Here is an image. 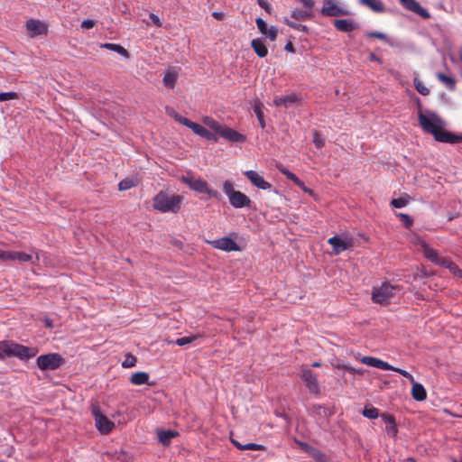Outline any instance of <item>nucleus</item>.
<instances>
[{"label":"nucleus","instance_id":"f257e3e1","mask_svg":"<svg viewBox=\"0 0 462 462\" xmlns=\"http://www.w3.org/2000/svg\"><path fill=\"white\" fill-rule=\"evenodd\" d=\"M419 123L421 128L434 136V139L445 143H457L462 142V136L444 130L445 123L436 115L426 116L419 114Z\"/></svg>","mask_w":462,"mask_h":462},{"label":"nucleus","instance_id":"f03ea898","mask_svg":"<svg viewBox=\"0 0 462 462\" xmlns=\"http://www.w3.org/2000/svg\"><path fill=\"white\" fill-rule=\"evenodd\" d=\"M38 353L36 347H28L12 340L0 341V359L5 357H17L21 360H29Z\"/></svg>","mask_w":462,"mask_h":462},{"label":"nucleus","instance_id":"7ed1b4c3","mask_svg":"<svg viewBox=\"0 0 462 462\" xmlns=\"http://www.w3.org/2000/svg\"><path fill=\"white\" fill-rule=\"evenodd\" d=\"M183 198L180 195H170L164 191H160L154 198L152 206L160 212L177 213L180 209Z\"/></svg>","mask_w":462,"mask_h":462},{"label":"nucleus","instance_id":"20e7f679","mask_svg":"<svg viewBox=\"0 0 462 462\" xmlns=\"http://www.w3.org/2000/svg\"><path fill=\"white\" fill-rule=\"evenodd\" d=\"M400 291V287L389 282H383L381 286L374 287L372 300L381 305L390 304L393 299Z\"/></svg>","mask_w":462,"mask_h":462},{"label":"nucleus","instance_id":"39448f33","mask_svg":"<svg viewBox=\"0 0 462 462\" xmlns=\"http://www.w3.org/2000/svg\"><path fill=\"white\" fill-rule=\"evenodd\" d=\"M223 191L227 196L229 203L236 208L249 207L251 199L245 193L235 190L234 183L231 180H226L223 183Z\"/></svg>","mask_w":462,"mask_h":462},{"label":"nucleus","instance_id":"423d86ee","mask_svg":"<svg viewBox=\"0 0 462 462\" xmlns=\"http://www.w3.org/2000/svg\"><path fill=\"white\" fill-rule=\"evenodd\" d=\"M64 364V358L58 353L42 355L37 358V365L42 370H55Z\"/></svg>","mask_w":462,"mask_h":462},{"label":"nucleus","instance_id":"0eeeda50","mask_svg":"<svg viewBox=\"0 0 462 462\" xmlns=\"http://www.w3.org/2000/svg\"><path fill=\"white\" fill-rule=\"evenodd\" d=\"M182 181L187 184L191 189L196 190L199 193H205L208 194L209 197L218 199L220 197V194L218 191L212 189L208 184L201 180V179H195L190 176L183 177Z\"/></svg>","mask_w":462,"mask_h":462},{"label":"nucleus","instance_id":"6e6552de","mask_svg":"<svg viewBox=\"0 0 462 462\" xmlns=\"http://www.w3.org/2000/svg\"><path fill=\"white\" fill-rule=\"evenodd\" d=\"M321 14L325 16L337 17L349 15L350 12L336 0H323Z\"/></svg>","mask_w":462,"mask_h":462},{"label":"nucleus","instance_id":"1a4fd4ad","mask_svg":"<svg viewBox=\"0 0 462 462\" xmlns=\"http://www.w3.org/2000/svg\"><path fill=\"white\" fill-rule=\"evenodd\" d=\"M300 378L303 380L307 389L312 394L318 395L320 393L319 383L317 374L307 367H302Z\"/></svg>","mask_w":462,"mask_h":462},{"label":"nucleus","instance_id":"9d476101","mask_svg":"<svg viewBox=\"0 0 462 462\" xmlns=\"http://www.w3.org/2000/svg\"><path fill=\"white\" fill-rule=\"evenodd\" d=\"M93 415L95 418L96 427L100 433L108 434L113 430L115 428V423L106 416L102 414L97 408L93 410Z\"/></svg>","mask_w":462,"mask_h":462},{"label":"nucleus","instance_id":"9b49d317","mask_svg":"<svg viewBox=\"0 0 462 462\" xmlns=\"http://www.w3.org/2000/svg\"><path fill=\"white\" fill-rule=\"evenodd\" d=\"M328 243L332 246L333 252L336 255L341 254L342 252L353 247L354 242L352 238L349 237H339L337 236H334L328 240Z\"/></svg>","mask_w":462,"mask_h":462},{"label":"nucleus","instance_id":"f8f14e48","mask_svg":"<svg viewBox=\"0 0 462 462\" xmlns=\"http://www.w3.org/2000/svg\"><path fill=\"white\" fill-rule=\"evenodd\" d=\"M26 29L31 38H34L38 35H46L48 33L47 24L37 19L28 20L26 22Z\"/></svg>","mask_w":462,"mask_h":462},{"label":"nucleus","instance_id":"ddd939ff","mask_svg":"<svg viewBox=\"0 0 462 462\" xmlns=\"http://www.w3.org/2000/svg\"><path fill=\"white\" fill-rule=\"evenodd\" d=\"M426 258L430 261L432 263L439 265L441 267L447 268L449 271L454 266L455 263L448 257H441L438 251L435 249H427V256Z\"/></svg>","mask_w":462,"mask_h":462},{"label":"nucleus","instance_id":"4468645a","mask_svg":"<svg viewBox=\"0 0 462 462\" xmlns=\"http://www.w3.org/2000/svg\"><path fill=\"white\" fill-rule=\"evenodd\" d=\"M208 243L210 244L214 248L225 252L239 251L240 249L237 244L229 237H221L213 241H208Z\"/></svg>","mask_w":462,"mask_h":462},{"label":"nucleus","instance_id":"2eb2a0df","mask_svg":"<svg viewBox=\"0 0 462 462\" xmlns=\"http://www.w3.org/2000/svg\"><path fill=\"white\" fill-rule=\"evenodd\" d=\"M244 174L258 189L266 190L272 188V185L254 171H246Z\"/></svg>","mask_w":462,"mask_h":462},{"label":"nucleus","instance_id":"dca6fc26","mask_svg":"<svg viewBox=\"0 0 462 462\" xmlns=\"http://www.w3.org/2000/svg\"><path fill=\"white\" fill-rule=\"evenodd\" d=\"M360 362L368 366L376 367L382 370L389 371L390 369H393V366L387 362L374 356H364L360 359Z\"/></svg>","mask_w":462,"mask_h":462},{"label":"nucleus","instance_id":"f3484780","mask_svg":"<svg viewBox=\"0 0 462 462\" xmlns=\"http://www.w3.org/2000/svg\"><path fill=\"white\" fill-rule=\"evenodd\" d=\"M401 4L409 11H411L423 18H429L430 14L420 6L416 0H400Z\"/></svg>","mask_w":462,"mask_h":462},{"label":"nucleus","instance_id":"a211bd4d","mask_svg":"<svg viewBox=\"0 0 462 462\" xmlns=\"http://www.w3.org/2000/svg\"><path fill=\"white\" fill-rule=\"evenodd\" d=\"M301 448L306 451L316 462H328L327 456L319 449L302 442L300 444Z\"/></svg>","mask_w":462,"mask_h":462},{"label":"nucleus","instance_id":"6ab92c4d","mask_svg":"<svg viewBox=\"0 0 462 462\" xmlns=\"http://www.w3.org/2000/svg\"><path fill=\"white\" fill-rule=\"evenodd\" d=\"M219 135L234 143L244 142L245 140V135L226 126L223 127Z\"/></svg>","mask_w":462,"mask_h":462},{"label":"nucleus","instance_id":"aec40b11","mask_svg":"<svg viewBox=\"0 0 462 462\" xmlns=\"http://www.w3.org/2000/svg\"><path fill=\"white\" fill-rule=\"evenodd\" d=\"M381 418L386 424L385 430L387 434L394 438L398 433V429L394 417L390 414L383 413L381 414Z\"/></svg>","mask_w":462,"mask_h":462},{"label":"nucleus","instance_id":"412c9836","mask_svg":"<svg viewBox=\"0 0 462 462\" xmlns=\"http://www.w3.org/2000/svg\"><path fill=\"white\" fill-rule=\"evenodd\" d=\"M333 24L337 30L344 32H352L357 28L354 21L346 19L335 20Z\"/></svg>","mask_w":462,"mask_h":462},{"label":"nucleus","instance_id":"4be33fe9","mask_svg":"<svg viewBox=\"0 0 462 462\" xmlns=\"http://www.w3.org/2000/svg\"><path fill=\"white\" fill-rule=\"evenodd\" d=\"M251 46L254 52L256 53V55L261 58L265 57L268 53V49L263 40L261 38L254 39L251 42Z\"/></svg>","mask_w":462,"mask_h":462},{"label":"nucleus","instance_id":"5701e85b","mask_svg":"<svg viewBox=\"0 0 462 462\" xmlns=\"http://www.w3.org/2000/svg\"><path fill=\"white\" fill-rule=\"evenodd\" d=\"M411 396L414 400L419 402L426 400L427 393L424 386L419 383H413L411 388Z\"/></svg>","mask_w":462,"mask_h":462},{"label":"nucleus","instance_id":"b1692460","mask_svg":"<svg viewBox=\"0 0 462 462\" xmlns=\"http://www.w3.org/2000/svg\"><path fill=\"white\" fill-rule=\"evenodd\" d=\"M149 374L146 372H136L134 373L130 377V383L134 385H143L149 383Z\"/></svg>","mask_w":462,"mask_h":462},{"label":"nucleus","instance_id":"393cba45","mask_svg":"<svg viewBox=\"0 0 462 462\" xmlns=\"http://www.w3.org/2000/svg\"><path fill=\"white\" fill-rule=\"evenodd\" d=\"M313 16L312 11L307 9H294L291 13V18L298 21H306L311 19Z\"/></svg>","mask_w":462,"mask_h":462},{"label":"nucleus","instance_id":"a878e982","mask_svg":"<svg viewBox=\"0 0 462 462\" xmlns=\"http://www.w3.org/2000/svg\"><path fill=\"white\" fill-rule=\"evenodd\" d=\"M359 3L366 5L375 13H383L385 10L384 5L381 0H359Z\"/></svg>","mask_w":462,"mask_h":462},{"label":"nucleus","instance_id":"bb28decb","mask_svg":"<svg viewBox=\"0 0 462 462\" xmlns=\"http://www.w3.org/2000/svg\"><path fill=\"white\" fill-rule=\"evenodd\" d=\"M178 433L173 430H161L158 431V439L159 441L163 446H169L171 444V439L176 437Z\"/></svg>","mask_w":462,"mask_h":462},{"label":"nucleus","instance_id":"cd10ccee","mask_svg":"<svg viewBox=\"0 0 462 462\" xmlns=\"http://www.w3.org/2000/svg\"><path fill=\"white\" fill-rule=\"evenodd\" d=\"M263 104L260 100H256L254 105V112L257 116L260 126L263 129L265 127V121L263 116Z\"/></svg>","mask_w":462,"mask_h":462},{"label":"nucleus","instance_id":"c85d7f7f","mask_svg":"<svg viewBox=\"0 0 462 462\" xmlns=\"http://www.w3.org/2000/svg\"><path fill=\"white\" fill-rule=\"evenodd\" d=\"M100 47L103 48V49H106V50H110V51H116V52H117L118 54H120L121 56H123L125 58H128L129 57L128 51L126 49H125L123 46H121L120 44L102 43L100 45Z\"/></svg>","mask_w":462,"mask_h":462},{"label":"nucleus","instance_id":"c756f323","mask_svg":"<svg viewBox=\"0 0 462 462\" xmlns=\"http://www.w3.org/2000/svg\"><path fill=\"white\" fill-rule=\"evenodd\" d=\"M277 168L282 174L286 176V178L291 180L295 185L298 187L303 186V181H301L294 173L287 170L285 167L282 165H278Z\"/></svg>","mask_w":462,"mask_h":462},{"label":"nucleus","instance_id":"7c9ffc66","mask_svg":"<svg viewBox=\"0 0 462 462\" xmlns=\"http://www.w3.org/2000/svg\"><path fill=\"white\" fill-rule=\"evenodd\" d=\"M410 241L413 245H418L420 246L423 255L427 256V249H433L430 247L424 239H422L420 236L413 234L411 236Z\"/></svg>","mask_w":462,"mask_h":462},{"label":"nucleus","instance_id":"2f4dec72","mask_svg":"<svg viewBox=\"0 0 462 462\" xmlns=\"http://www.w3.org/2000/svg\"><path fill=\"white\" fill-rule=\"evenodd\" d=\"M192 131H193L196 134H198V135H199V136H201V137H203V138H205V139H207V140H212V139L214 138L213 134H212L211 132H209L207 128H205L204 126H202L201 125H199V124H197V123H196V124L193 125V129H192Z\"/></svg>","mask_w":462,"mask_h":462},{"label":"nucleus","instance_id":"473e14b6","mask_svg":"<svg viewBox=\"0 0 462 462\" xmlns=\"http://www.w3.org/2000/svg\"><path fill=\"white\" fill-rule=\"evenodd\" d=\"M204 123L210 128L212 129L215 133L217 134H220V132L222 131L223 127L225 125H222L221 124H219L218 122H217L216 120H214L213 118L211 117H206L204 119Z\"/></svg>","mask_w":462,"mask_h":462},{"label":"nucleus","instance_id":"72a5a7b5","mask_svg":"<svg viewBox=\"0 0 462 462\" xmlns=\"http://www.w3.org/2000/svg\"><path fill=\"white\" fill-rule=\"evenodd\" d=\"M32 255L23 252H12L11 261H18L21 263L32 260Z\"/></svg>","mask_w":462,"mask_h":462},{"label":"nucleus","instance_id":"f704fd0d","mask_svg":"<svg viewBox=\"0 0 462 462\" xmlns=\"http://www.w3.org/2000/svg\"><path fill=\"white\" fill-rule=\"evenodd\" d=\"M163 83L166 87L173 88L177 80V76L173 72H167L163 77Z\"/></svg>","mask_w":462,"mask_h":462},{"label":"nucleus","instance_id":"c9c22d12","mask_svg":"<svg viewBox=\"0 0 462 462\" xmlns=\"http://www.w3.org/2000/svg\"><path fill=\"white\" fill-rule=\"evenodd\" d=\"M409 199H410V197L408 195H405L404 197H400V198H397V199H393L391 201V205L393 208H402L407 206V204L409 202Z\"/></svg>","mask_w":462,"mask_h":462},{"label":"nucleus","instance_id":"e433bc0d","mask_svg":"<svg viewBox=\"0 0 462 462\" xmlns=\"http://www.w3.org/2000/svg\"><path fill=\"white\" fill-rule=\"evenodd\" d=\"M337 367L338 369H343L344 371L351 374L363 375L365 374V370L363 368H355L347 365H337Z\"/></svg>","mask_w":462,"mask_h":462},{"label":"nucleus","instance_id":"4c0bfd02","mask_svg":"<svg viewBox=\"0 0 462 462\" xmlns=\"http://www.w3.org/2000/svg\"><path fill=\"white\" fill-rule=\"evenodd\" d=\"M200 337H201L200 335H192V336H189V337H180V338H178L175 341V344L180 346H183L185 345H188V344H190V343L194 342L195 340H197Z\"/></svg>","mask_w":462,"mask_h":462},{"label":"nucleus","instance_id":"58836bf2","mask_svg":"<svg viewBox=\"0 0 462 462\" xmlns=\"http://www.w3.org/2000/svg\"><path fill=\"white\" fill-rule=\"evenodd\" d=\"M416 90L422 96H428L430 89L418 79L415 78L413 80Z\"/></svg>","mask_w":462,"mask_h":462},{"label":"nucleus","instance_id":"ea45409f","mask_svg":"<svg viewBox=\"0 0 462 462\" xmlns=\"http://www.w3.org/2000/svg\"><path fill=\"white\" fill-rule=\"evenodd\" d=\"M362 414L364 417L368 419H376L379 416V411L374 407H365L363 410Z\"/></svg>","mask_w":462,"mask_h":462},{"label":"nucleus","instance_id":"a19ab883","mask_svg":"<svg viewBox=\"0 0 462 462\" xmlns=\"http://www.w3.org/2000/svg\"><path fill=\"white\" fill-rule=\"evenodd\" d=\"M437 77L441 82L446 84L447 87L449 88L450 89L455 88V80L451 77L447 76L443 73H439Z\"/></svg>","mask_w":462,"mask_h":462},{"label":"nucleus","instance_id":"79ce46f5","mask_svg":"<svg viewBox=\"0 0 462 462\" xmlns=\"http://www.w3.org/2000/svg\"><path fill=\"white\" fill-rule=\"evenodd\" d=\"M137 362L136 356L127 354L125 355V360L122 363V366L125 368H130L135 366Z\"/></svg>","mask_w":462,"mask_h":462},{"label":"nucleus","instance_id":"37998d69","mask_svg":"<svg viewBox=\"0 0 462 462\" xmlns=\"http://www.w3.org/2000/svg\"><path fill=\"white\" fill-rule=\"evenodd\" d=\"M17 97L18 94L14 91L0 93V102L16 99Z\"/></svg>","mask_w":462,"mask_h":462},{"label":"nucleus","instance_id":"c03bdc74","mask_svg":"<svg viewBox=\"0 0 462 462\" xmlns=\"http://www.w3.org/2000/svg\"><path fill=\"white\" fill-rule=\"evenodd\" d=\"M389 371H394L398 374H400L401 375L404 376L405 378H407L411 383H416L414 381V377L412 376L411 374H410L409 372L403 370V369H401V368H398V367H394L393 366V369H390Z\"/></svg>","mask_w":462,"mask_h":462},{"label":"nucleus","instance_id":"a18cd8bd","mask_svg":"<svg viewBox=\"0 0 462 462\" xmlns=\"http://www.w3.org/2000/svg\"><path fill=\"white\" fill-rule=\"evenodd\" d=\"M389 371H394L398 374H400L401 375L404 376L405 378H407L411 383H416L414 381V377L412 376L411 374H410L409 372L403 370V369H401V368H398V367H394L393 366V369H390Z\"/></svg>","mask_w":462,"mask_h":462},{"label":"nucleus","instance_id":"49530a36","mask_svg":"<svg viewBox=\"0 0 462 462\" xmlns=\"http://www.w3.org/2000/svg\"><path fill=\"white\" fill-rule=\"evenodd\" d=\"M397 216L400 217L405 227L409 228L413 224V219L409 215L399 213Z\"/></svg>","mask_w":462,"mask_h":462},{"label":"nucleus","instance_id":"de8ad7c7","mask_svg":"<svg viewBox=\"0 0 462 462\" xmlns=\"http://www.w3.org/2000/svg\"><path fill=\"white\" fill-rule=\"evenodd\" d=\"M313 143L318 149H320L325 145L323 137L318 132L313 134Z\"/></svg>","mask_w":462,"mask_h":462},{"label":"nucleus","instance_id":"09e8293b","mask_svg":"<svg viewBox=\"0 0 462 462\" xmlns=\"http://www.w3.org/2000/svg\"><path fill=\"white\" fill-rule=\"evenodd\" d=\"M366 37L368 38H376L381 41L388 42L387 36L383 32H366Z\"/></svg>","mask_w":462,"mask_h":462},{"label":"nucleus","instance_id":"8fccbe9b","mask_svg":"<svg viewBox=\"0 0 462 462\" xmlns=\"http://www.w3.org/2000/svg\"><path fill=\"white\" fill-rule=\"evenodd\" d=\"M255 23H256V25H257V28H258L259 32L262 34H266L267 33V30L269 29L267 27L266 23L262 18H257L255 20Z\"/></svg>","mask_w":462,"mask_h":462},{"label":"nucleus","instance_id":"3c124183","mask_svg":"<svg viewBox=\"0 0 462 462\" xmlns=\"http://www.w3.org/2000/svg\"><path fill=\"white\" fill-rule=\"evenodd\" d=\"M134 182L131 180H123L119 182L118 188L120 190H127L134 187Z\"/></svg>","mask_w":462,"mask_h":462},{"label":"nucleus","instance_id":"603ef678","mask_svg":"<svg viewBox=\"0 0 462 462\" xmlns=\"http://www.w3.org/2000/svg\"><path fill=\"white\" fill-rule=\"evenodd\" d=\"M244 450H264L265 447L256 443H247L243 446Z\"/></svg>","mask_w":462,"mask_h":462},{"label":"nucleus","instance_id":"864d4df0","mask_svg":"<svg viewBox=\"0 0 462 462\" xmlns=\"http://www.w3.org/2000/svg\"><path fill=\"white\" fill-rule=\"evenodd\" d=\"M271 41H275L278 35V30L274 26H271L267 30V33L265 34Z\"/></svg>","mask_w":462,"mask_h":462},{"label":"nucleus","instance_id":"5fc2aeb1","mask_svg":"<svg viewBox=\"0 0 462 462\" xmlns=\"http://www.w3.org/2000/svg\"><path fill=\"white\" fill-rule=\"evenodd\" d=\"M283 23H286L288 26H290L291 28L294 29V30H297L299 31L300 28L301 27V23H298L296 22H293L291 20H290L288 17H284L283 18Z\"/></svg>","mask_w":462,"mask_h":462},{"label":"nucleus","instance_id":"6e6d98bb","mask_svg":"<svg viewBox=\"0 0 462 462\" xmlns=\"http://www.w3.org/2000/svg\"><path fill=\"white\" fill-rule=\"evenodd\" d=\"M283 99H284V106H288L290 104L297 102L298 97L296 95L291 94V95L283 97Z\"/></svg>","mask_w":462,"mask_h":462},{"label":"nucleus","instance_id":"4d7b16f0","mask_svg":"<svg viewBox=\"0 0 462 462\" xmlns=\"http://www.w3.org/2000/svg\"><path fill=\"white\" fill-rule=\"evenodd\" d=\"M302 5L303 6L309 10V11H312V8L314 7L315 5V1L314 0H299Z\"/></svg>","mask_w":462,"mask_h":462},{"label":"nucleus","instance_id":"13d9d810","mask_svg":"<svg viewBox=\"0 0 462 462\" xmlns=\"http://www.w3.org/2000/svg\"><path fill=\"white\" fill-rule=\"evenodd\" d=\"M12 252L11 251H4L0 250V260L2 261H11Z\"/></svg>","mask_w":462,"mask_h":462},{"label":"nucleus","instance_id":"bf43d9fd","mask_svg":"<svg viewBox=\"0 0 462 462\" xmlns=\"http://www.w3.org/2000/svg\"><path fill=\"white\" fill-rule=\"evenodd\" d=\"M450 273L453 275L462 279V269H460L456 263L454 264V266L450 270Z\"/></svg>","mask_w":462,"mask_h":462},{"label":"nucleus","instance_id":"052dcab7","mask_svg":"<svg viewBox=\"0 0 462 462\" xmlns=\"http://www.w3.org/2000/svg\"><path fill=\"white\" fill-rule=\"evenodd\" d=\"M150 18H151L152 22L154 23V25H156L157 27H161L162 25L159 16L156 15L155 14L151 13Z\"/></svg>","mask_w":462,"mask_h":462},{"label":"nucleus","instance_id":"680f3d73","mask_svg":"<svg viewBox=\"0 0 462 462\" xmlns=\"http://www.w3.org/2000/svg\"><path fill=\"white\" fill-rule=\"evenodd\" d=\"M258 5L263 8L266 12H271V5L266 0H258Z\"/></svg>","mask_w":462,"mask_h":462},{"label":"nucleus","instance_id":"e2e57ef3","mask_svg":"<svg viewBox=\"0 0 462 462\" xmlns=\"http://www.w3.org/2000/svg\"><path fill=\"white\" fill-rule=\"evenodd\" d=\"M94 26H95V22L92 20H84L81 23V27L83 29H90V28H93Z\"/></svg>","mask_w":462,"mask_h":462},{"label":"nucleus","instance_id":"0e129e2a","mask_svg":"<svg viewBox=\"0 0 462 462\" xmlns=\"http://www.w3.org/2000/svg\"><path fill=\"white\" fill-rule=\"evenodd\" d=\"M180 124L190 128L191 130L193 129V125L196 124L192 121H190L189 119L186 118V117H183L180 121Z\"/></svg>","mask_w":462,"mask_h":462},{"label":"nucleus","instance_id":"69168bd1","mask_svg":"<svg viewBox=\"0 0 462 462\" xmlns=\"http://www.w3.org/2000/svg\"><path fill=\"white\" fill-rule=\"evenodd\" d=\"M180 124L190 128L191 130L193 129V125L196 124L192 121H190L189 119L186 118V117H183L180 121Z\"/></svg>","mask_w":462,"mask_h":462},{"label":"nucleus","instance_id":"338daca9","mask_svg":"<svg viewBox=\"0 0 462 462\" xmlns=\"http://www.w3.org/2000/svg\"><path fill=\"white\" fill-rule=\"evenodd\" d=\"M212 16L218 21H222L226 15L223 12L215 11L212 13Z\"/></svg>","mask_w":462,"mask_h":462},{"label":"nucleus","instance_id":"774afa93","mask_svg":"<svg viewBox=\"0 0 462 462\" xmlns=\"http://www.w3.org/2000/svg\"><path fill=\"white\" fill-rule=\"evenodd\" d=\"M273 103L275 106H284V99H283V97H276L274 100H273Z\"/></svg>","mask_w":462,"mask_h":462}]
</instances>
